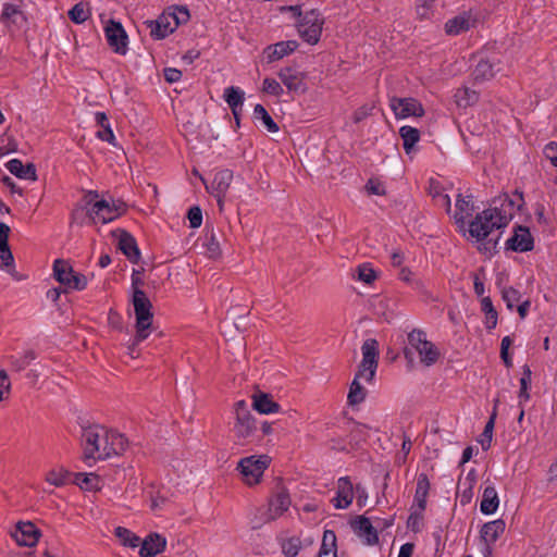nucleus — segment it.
I'll list each match as a JSON object with an SVG mask.
<instances>
[{"label":"nucleus","instance_id":"nucleus-55","mask_svg":"<svg viewBox=\"0 0 557 557\" xmlns=\"http://www.w3.org/2000/svg\"><path fill=\"white\" fill-rule=\"evenodd\" d=\"M0 259L2 260L3 267H12L14 263V257L9 247V244L0 245Z\"/></svg>","mask_w":557,"mask_h":557},{"label":"nucleus","instance_id":"nucleus-14","mask_svg":"<svg viewBox=\"0 0 557 557\" xmlns=\"http://www.w3.org/2000/svg\"><path fill=\"white\" fill-rule=\"evenodd\" d=\"M41 535V532L30 521H20L15 525V530L11 532V536L18 546L34 547Z\"/></svg>","mask_w":557,"mask_h":557},{"label":"nucleus","instance_id":"nucleus-47","mask_svg":"<svg viewBox=\"0 0 557 557\" xmlns=\"http://www.w3.org/2000/svg\"><path fill=\"white\" fill-rule=\"evenodd\" d=\"M67 471L63 468L52 469L46 475V481L54 486H62L66 482Z\"/></svg>","mask_w":557,"mask_h":557},{"label":"nucleus","instance_id":"nucleus-20","mask_svg":"<svg viewBox=\"0 0 557 557\" xmlns=\"http://www.w3.org/2000/svg\"><path fill=\"white\" fill-rule=\"evenodd\" d=\"M296 40L280 41L274 45H270L264 49V55L269 63L281 60L284 57L293 53L298 48Z\"/></svg>","mask_w":557,"mask_h":557},{"label":"nucleus","instance_id":"nucleus-50","mask_svg":"<svg viewBox=\"0 0 557 557\" xmlns=\"http://www.w3.org/2000/svg\"><path fill=\"white\" fill-rule=\"evenodd\" d=\"M262 90L273 96H281L283 94V88L281 84L274 78L269 77L263 79Z\"/></svg>","mask_w":557,"mask_h":557},{"label":"nucleus","instance_id":"nucleus-56","mask_svg":"<svg viewBox=\"0 0 557 557\" xmlns=\"http://www.w3.org/2000/svg\"><path fill=\"white\" fill-rule=\"evenodd\" d=\"M544 156L550 161V163L557 168V144L555 141L548 143L544 147Z\"/></svg>","mask_w":557,"mask_h":557},{"label":"nucleus","instance_id":"nucleus-31","mask_svg":"<svg viewBox=\"0 0 557 557\" xmlns=\"http://www.w3.org/2000/svg\"><path fill=\"white\" fill-rule=\"evenodd\" d=\"M496 63L487 60L482 59L479 61V63L475 65V69L473 71V78L475 82H485L492 79L496 72L499 71V69H496Z\"/></svg>","mask_w":557,"mask_h":557},{"label":"nucleus","instance_id":"nucleus-5","mask_svg":"<svg viewBox=\"0 0 557 557\" xmlns=\"http://www.w3.org/2000/svg\"><path fill=\"white\" fill-rule=\"evenodd\" d=\"M132 304L136 318V342L148 338L152 329V304L143 289H136L132 294Z\"/></svg>","mask_w":557,"mask_h":557},{"label":"nucleus","instance_id":"nucleus-18","mask_svg":"<svg viewBox=\"0 0 557 557\" xmlns=\"http://www.w3.org/2000/svg\"><path fill=\"white\" fill-rule=\"evenodd\" d=\"M354 499V487L347 476L339 478L337 481L336 496L333 498V505L337 509L347 508Z\"/></svg>","mask_w":557,"mask_h":557},{"label":"nucleus","instance_id":"nucleus-26","mask_svg":"<svg viewBox=\"0 0 557 557\" xmlns=\"http://www.w3.org/2000/svg\"><path fill=\"white\" fill-rule=\"evenodd\" d=\"M474 20L470 14H460L448 20L445 24V32L448 35L456 36L469 30L474 25Z\"/></svg>","mask_w":557,"mask_h":557},{"label":"nucleus","instance_id":"nucleus-16","mask_svg":"<svg viewBox=\"0 0 557 557\" xmlns=\"http://www.w3.org/2000/svg\"><path fill=\"white\" fill-rule=\"evenodd\" d=\"M277 76L289 91L306 92V74L293 67L286 66L278 71Z\"/></svg>","mask_w":557,"mask_h":557},{"label":"nucleus","instance_id":"nucleus-62","mask_svg":"<svg viewBox=\"0 0 557 557\" xmlns=\"http://www.w3.org/2000/svg\"><path fill=\"white\" fill-rule=\"evenodd\" d=\"M10 226L3 222H0V245L9 244Z\"/></svg>","mask_w":557,"mask_h":557},{"label":"nucleus","instance_id":"nucleus-13","mask_svg":"<svg viewBox=\"0 0 557 557\" xmlns=\"http://www.w3.org/2000/svg\"><path fill=\"white\" fill-rule=\"evenodd\" d=\"M389 107L396 119H406L409 116H423L424 109L422 104L414 98H397L393 97Z\"/></svg>","mask_w":557,"mask_h":557},{"label":"nucleus","instance_id":"nucleus-7","mask_svg":"<svg viewBox=\"0 0 557 557\" xmlns=\"http://www.w3.org/2000/svg\"><path fill=\"white\" fill-rule=\"evenodd\" d=\"M270 462L271 458L268 455H252L242 458L237 463V470L243 475L244 482L253 486L261 482Z\"/></svg>","mask_w":557,"mask_h":557},{"label":"nucleus","instance_id":"nucleus-17","mask_svg":"<svg viewBox=\"0 0 557 557\" xmlns=\"http://www.w3.org/2000/svg\"><path fill=\"white\" fill-rule=\"evenodd\" d=\"M507 248L513 251H529L533 249V238L528 227L518 226L515 234L507 240Z\"/></svg>","mask_w":557,"mask_h":557},{"label":"nucleus","instance_id":"nucleus-9","mask_svg":"<svg viewBox=\"0 0 557 557\" xmlns=\"http://www.w3.org/2000/svg\"><path fill=\"white\" fill-rule=\"evenodd\" d=\"M53 276L60 284L70 289L83 290L87 286V277L75 272L71 263L63 259L54 260Z\"/></svg>","mask_w":557,"mask_h":557},{"label":"nucleus","instance_id":"nucleus-34","mask_svg":"<svg viewBox=\"0 0 557 557\" xmlns=\"http://www.w3.org/2000/svg\"><path fill=\"white\" fill-rule=\"evenodd\" d=\"M75 482L81 488L86 491L101 490V480L96 473H77Z\"/></svg>","mask_w":557,"mask_h":557},{"label":"nucleus","instance_id":"nucleus-29","mask_svg":"<svg viewBox=\"0 0 557 557\" xmlns=\"http://www.w3.org/2000/svg\"><path fill=\"white\" fill-rule=\"evenodd\" d=\"M505 521L503 519H497L491 522H487L483 525L481 530V537L486 544L495 543L498 537L505 532Z\"/></svg>","mask_w":557,"mask_h":557},{"label":"nucleus","instance_id":"nucleus-60","mask_svg":"<svg viewBox=\"0 0 557 557\" xmlns=\"http://www.w3.org/2000/svg\"><path fill=\"white\" fill-rule=\"evenodd\" d=\"M372 108L371 107H361L357 111H355L352 115V120L355 123H359L370 115Z\"/></svg>","mask_w":557,"mask_h":557},{"label":"nucleus","instance_id":"nucleus-28","mask_svg":"<svg viewBox=\"0 0 557 557\" xmlns=\"http://www.w3.org/2000/svg\"><path fill=\"white\" fill-rule=\"evenodd\" d=\"M430 491V481L425 473H420L417 480V487L414 493V504L419 512L424 511L426 507V498Z\"/></svg>","mask_w":557,"mask_h":557},{"label":"nucleus","instance_id":"nucleus-54","mask_svg":"<svg viewBox=\"0 0 557 557\" xmlns=\"http://www.w3.org/2000/svg\"><path fill=\"white\" fill-rule=\"evenodd\" d=\"M187 218L189 220L190 227H199L202 223V213L199 207H193L189 209Z\"/></svg>","mask_w":557,"mask_h":557},{"label":"nucleus","instance_id":"nucleus-51","mask_svg":"<svg viewBox=\"0 0 557 557\" xmlns=\"http://www.w3.org/2000/svg\"><path fill=\"white\" fill-rule=\"evenodd\" d=\"M364 189L369 195L384 196L386 194L384 184L375 178H370Z\"/></svg>","mask_w":557,"mask_h":557},{"label":"nucleus","instance_id":"nucleus-12","mask_svg":"<svg viewBox=\"0 0 557 557\" xmlns=\"http://www.w3.org/2000/svg\"><path fill=\"white\" fill-rule=\"evenodd\" d=\"M147 28L153 39H163L177 28V21L170 10L164 11L157 20L146 21Z\"/></svg>","mask_w":557,"mask_h":557},{"label":"nucleus","instance_id":"nucleus-49","mask_svg":"<svg viewBox=\"0 0 557 557\" xmlns=\"http://www.w3.org/2000/svg\"><path fill=\"white\" fill-rule=\"evenodd\" d=\"M357 278L366 284H372L377 275L369 264H361L357 268Z\"/></svg>","mask_w":557,"mask_h":557},{"label":"nucleus","instance_id":"nucleus-8","mask_svg":"<svg viewBox=\"0 0 557 557\" xmlns=\"http://www.w3.org/2000/svg\"><path fill=\"white\" fill-rule=\"evenodd\" d=\"M324 18L313 9L304 14L297 24L300 37L309 45H315L320 40Z\"/></svg>","mask_w":557,"mask_h":557},{"label":"nucleus","instance_id":"nucleus-3","mask_svg":"<svg viewBox=\"0 0 557 557\" xmlns=\"http://www.w3.org/2000/svg\"><path fill=\"white\" fill-rule=\"evenodd\" d=\"M511 219L504 210L488 208L478 213L469 223L468 232L476 242L484 240L494 230L506 227Z\"/></svg>","mask_w":557,"mask_h":557},{"label":"nucleus","instance_id":"nucleus-33","mask_svg":"<svg viewBox=\"0 0 557 557\" xmlns=\"http://www.w3.org/2000/svg\"><path fill=\"white\" fill-rule=\"evenodd\" d=\"M399 135L403 139L404 150L409 154L414 145L420 140V132L416 127L406 125L400 127Z\"/></svg>","mask_w":557,"mask_h":557},{"label":"nucleus","instance_id":"nucleus-1","mask_svg":"<svg viewBox=\"0 0 557 557\" xmlns=\"http://www.w3.org/2000/svg\"><path fill=\"white\" fill-rule=\"evenodd\" d=\"M81 442L85 461L120 456L128 447V441L123 434L100 424L84 426Z\"/></svg>","mask_w":557,"mask_h":557},{"label":"nucleus","instance_id":"nucleus-53","mask_svg":"<svg viewBox=\"0 0 557 557\" xmlns=\"http://www.w3.org/2000/svg\"><path fill=\"white\" fill-rule=\"evenodd\" d=\"M398 277L406 283H412L417 289L423 287V283L420 280H413V273L408 268H401Z\"/></svg>","mask_w":557,"mask_h":557},{"label":"nucleus","instance_id":"nucleus-41","mask_svg":"<svg viewBox=\"0 0 557 557\" xmlns=\"http://www.w3.org/2000/svg\"><path fill=\"white\" fill-rule=\"evenodd\" d=\"M18 18L23 20V12L20 8L12 3H5L3 5L1 21L5 24H17Z\"/></svg>","mask_w":557,"mask_h":557},{"label":"nucleus","instance_id":"nucleus-59","mask_svg":"<svg viewBox=\"0 0 557 557\" xmlns=\"http://www.w3.org/2000/svg\"><path fill=\"white\" fill-rule=\"evenodd\" d=\"M182 77V72L180 70L168 67L164 70V78L169 83L178 82Z\"/></svg>","mask_w":557,"mask_h":557},{"label":"nucleus","instance_id":"nucleus-6","mask_svg":"<svg viewBox=\"0 0 557 557\" xmlns=\"http://www.w3.org/2000/svg\"><path fill=\"white\" fill-rule=\"evenodd\" d=\"M233 409L235 416L234 435L240 445H247L252 442L258 431L256 418L245 400L236 401Z\"/></svg>","mask_w":557,"mask_h":557},{"label":"nucleus","instance_id":"nucleus-58","mask_svg":"<svg viewBox=\"0 0 557 557\" xmlns=\"http://www.w3.org/2000/svg\"><path fill=\"white\" fill-rule=\"evenodd\" d=\"M10 381L7 372L0 371V401L4 398L5 394H9Z\"/></svg>","mask_w":557,"mask_h":557},{"label":"nucleus","instance_id":"nucleus-32","mask_svg":"<svg viewBox=\"0 0 557 557\" xmlns=\"http://www.w3.org/2000/svg\"><path fill=\"white\" fill-rule=\"evenodd\" d=\"M499 505V499L495 487L487 486L484 488L480 509L484 515L494 513Z\"/></svg>","mask_w":557,"mask_h":557},{"label":"nucleus","instance_id":"nucleus-61","mask_svg":"<svg viewBox=\"0 0 557 557\" xmlns=\"http://www.w3.org/2000/svg\"><path fill=\"white\" fill-rule=\"evenodd\" d=\"M433 1L423 0L422 4L417 5L416 12H417V15L420 18H428L429 17L430 4Z\"/></svg>","mask_w":557,"mask_h":557},{"label":"nucleus","instance_id":"nucleus-24","mask_svg":"<svg viewBox=\"0 0 557 557\" xmlns=\"http://www.w3.org/2000/svg\"><path fill=\"white\" fill-rule=\"evenodd\" d=\"M233 181V172L231 170H222L214 175L210 186L206 184V188L213 196H225Z\"/></svg>","mask_w":557,"mask_h":557},{"label":"nucleus","instance_id":"nucleus-23","mask_svg":"<svg viewBox=\"0 0 557 557\" xmlns=\"http://www.w3.org/2000/svg\"><path fill=\"white\" fill-rule=\"evenodd\" d=\"M351 527L355 533L361 537L366 544L373 545L377 543L379 536L370 520L366 517H358Z\"/></svg>","mask_w":557,"mask_h":557},{"label":"nucleus","instance_id":"nucleus-10","mask_svg":"<svg viewBox=\"0 0 557 557\" xmlns=\"http://www.w3.org/2000/svg\"><path fill=\"white\" fill-rule=\"evenodd\" d=\"M123 212L121 206L110 205L107 200H96L91 207L87 208L88 221L90 224H107Z\"/></svg>","mask_w":557,"mask_h":557},{"label":"nucleus","instance_id":"nucleus-43","mask_svg":"<svg viewBox=\"0 0 557 557\" xmlns=\"http://www.w3.org/2000/svg\"><path fill=\"white\" fill-rule=\"evenodd\" d=\"M336 554V535L332 530H325L323 533L322 544L318 555Z\"/></svg>","mask_w":557,"mask_h":557},{"label":"nucleus","instance_id":"nucleus-25","mask_svg":"<svg viewBox=\"0 0 557 557\" xmlns=\"http://www.w3.org/2000/svg\"><path fill=\"white\" fill-rule=\"evenodd\" d=\"M474 211V205L471 196H462L459 194L456 199V212L454 219L460 227H463L467 218L471 216Z\"/></svg>","mask_w":557,"mask_h":557},{"label":"nucleus","instance_id":"nucleus-39","mask_svg":"<svg viewBox=\"0 0 557 557\" xmlns=\"http://www.w3.org/2000/svg\"><path fill=\"white\" fill-rule=\"evenodd\" d=\"M114 534L124 546L134 548L140 544L139 536H137L131 530H128L126 528H123V527L115 528Z\"/></svg>","mask_w":557,"mask_h":557},{"label":"nucleus","instance_id":"nucleus-63","mask_svg":"<svg viewBox=\"0 0 557 557\" xmlns=\"http://www.w3.org/2000/svg\"><path fill=\"white\" fill-rule=\"evenodd\" d=\"M144 282L140 277V272L137 271V270H134L133 271V274H132V288H133V293L136 290V289H141L139 286L143 285Z\"/></svg>","mask_w":557,"mask_h":557},{"label":"nucleus","instance_id":"nucleus-38","mask_svg":"<svg viewBox=\"0 0 557 557\" xmlns=\"http://www.w3.org/2000/svg\"><path fill=\"white\" fill-rule=\"evenodd\" d=\"M253 117L257 121H261L264 127L268 129V132L276 133L278 131L277 124L273 121V119L262 104L255 106Z\"/></svg>","mask_w":557,"mask_h":557},{"label":"nucleus","instance_id":"nucleus-45","mask_svg":"<svg viewBox=\"0 0 557 557\" xmlns=\"http://www.w3.org/2000/svg\"><path fill=\"white\" fill-rule=\"evenodd\" d=\"M206 253L211 259H216L221 256L222 250L216 239L214 232H211L206 236Z\"/></svg>","mask_w":557,"mask_h":557},{"label":"nucleus","instance_id":"nucleus-57","mask_svg":"<svg viewBox=\"0 0 557 557\" xmlns=\"http://www.w3.org/2000/svg\"><path fill=\"white\" fill-rule=\"evenodd\" d=\"M169 10L174 15L175 21H177V26L182 23H186L189 18V12L185 7H175Z\"/></svg>","mask_w":557,"mask_h":557},{"label":"nucleus","instance_id":"nucleus-21","mask_svg":"<svg viewBox=\"0 0 557 557\" xmlns=\"http://www.w3.org/2000/svg\"><path fill=\"white\" fill-rule=\"evenodd\" d=\"M251 400L252 408L261 414L276 413L281 408L270 394L261 391H256L251 395Z\"/></svg>","mask_w":557,"mask_h":557},{"label":"nucleus","instance_id":"nucleus-22","mask_svg":"<svg viewBox=\"0 0 557 557\" xmlns=\"http://www.w3.org/2000/svg\"><path fill=\"white\" fill-rule=\"evenodd\" d=\"M166 546V540L159 533L149 534L143 542L139 550L140 557H156Z\"/></svg>","mask_w":557,"mask_h":557},{"label":"nucleus","instance_id":"nucleus-35","mask_svg":"<svg viewBox=\"0 0 557 557\" xmlns=\"http://www.w3.org/2000/svg\"><path fill=\"white\" fill-rule=\"evenodd\" d=\"M479 100V94L468 87L457 89L455 94V102L460 108L473 106Z\"/></svg>","mask_w":557,"mask_h":557},{"label":"nucleus","instance_id":"nucleus-11","mask_svg":"<svg viewBox=\"0 0 557 557\" xmlns=\"http://www.w3.org/2000/svg\"><path fill=\"white\" fill-rule=\"evenodd\" d=\"M104 36L110 48L117 54L125 55L128 50V36L120 22L109 20L104 26Z\"/></svg>","mask_w":557,"mask_h":557},{"label":"nucleus","instance_id":"nucleus-44","mask_svg":"<svg viewBox=\"0 0 557 557\" xmlns=\"http://www.w3.org/2000/svg\"><path fill=\"white\" fill-rule=\"evenodd\" d=\"M482 310L486 314V327L494 329L497 324V312L493 307L492 299L490 297H483L481 300Z\"/></svg>","mask_w":557,"mask_h":557},{"label":"nucleus","instance_id":"nucleus-64","mask_svg":"<svg viewBox=\"0 0 557 557\" xmlns=\"http://www.w3.org/2000/svg\"><path fill=\"white\" fill-rule=\"evenodd\" d=\"M413 544L412 543H406L404 545H401L400 549H399V554H398V557H411L412 553H413Z\"/></svg>","mask_w":557,"mask_h":557},{"label":"nucleus","instance_id":"nucleus-2","mask_svg":"<svg viewBox=\"0 0 557 557\" xmlns=\"http://www.w3.org/2000/svg\"><path fill=\"white\" fill-rule=\"evenodd\" d=\"M362 360L359 364V370L356 373L347 395V401L350 406H357L364 401L367 389L360 384V379H364L371 383L375 376L379 359V343L374 338H369L363 342Z\"/></svg>","mask_w":557,"mask_h":557},{"label":"nucleus","instance_id":"nucleus-19","mask_svg":"<svg viewBox=\"0 0 557 557\" xmlns=\"http://www.w3.org/2000/svg\"><path fill=\"white\" fill-rule=\"evenodd\" d=\"M113 234L119 236V248L127 259L133 263L138 262L140 252L135 238L124 230H117Z\"/></svg>","mask_w":557,"mask_h":557},{"label":"nucleus","instance_id":"nucleus-48","mask_svg":"<svg viewBox=\"0 0 557 557\" xmlns=\"http://www.w3.org/2000/svg\"><path fill=\"white\" fill-rule=\"evenodd\" d=\"M301 548V541L298 537H289L282 544L286 557H296Z\"/></svg>","mask_w":557,"mask_h":557},{"label":"nucleus","instance_id":"nucleus-37","mask_svg":"<svg viewBox=\"0 0 557 557\" xmlns=\"http://www.w3.org/2000/svg\"><path fill=\"white\" fill-rule=\"evenodd\" d=\"M90 16V8L87 2L81 1L76 3L70 11L69 17L75 24H82Z\"/></svg>","mask_w":557,"mask_h":557},{"label":"nucleus","instance_id":"nucleus-4","mask_svg":"<svg viewBox=\"0 0 557 557\" xmlns=\"http://www.w3.org/2000/svg\"><path fill=\"white\" fill-rule=\"evenodd\" d=\"M408 347L404 349L405 358L411 362L413 352H417L420 362L425 367L435 364L441 356L438 348L426 338V333L420 329H413L407 336Z\"/></svg>","mask_w":557,"mask_h":557},{"label":"nucleus","instance_id":"nucleus-46","mask_svg":"<svg viewBox=\"0 0 557 557\" xmlns=\"http://www.w3.org/2000/svg\"><path fill=\"white\" fill-rule=\"evenodd\" d=\"M35 359V354L32 350H27L18 357L12 358L11 364L16 372H21L26 369L30 362Z\"/></svg>","mask_w":557,"mask_h":557},{"label":"nucleus","instance_id":"nucleus-42","mask_svg":"<svg viewBox=\"0 0 557 557\" xmlns=\"http://www.w3.org/2000/svg\"><path fill=\"white\" fill-rule=\"evenodd\" d=\"M531 375L532 372L528 366L523 367V374L520 379V392L518 395L519 405L522 406L523 403H527L530 399L529 387L531 385Z\"/></svg>","mask_w":557,"mask_h":557},{"label":"nucleus","instance_id":"nucleus-15","mask_svg":"<svg viewBox=\"0 0 557 557\" xmlns=\"http://www.w3.org/2000/svg\"><path fill=\"white\" fill-rule=\"evenodd\" d=\"M290 506L289 495L281 491L270 498L268 509L263 512L262 522H270L281 517Z\"/></svg>","mask_w":557,"mask_h":557},{"label":"nucleus","instance_id":"nucleus-52","mask_svg":"<svg viewBox=\"0 0 557 557\" xmlns=\"http://www.w3.org/2000/svg\"><path fill=\"white\" fill-rule=\"evenodd\" d=\"M503 299L506 302L507 307L509 309H512L515 304L520 301L521 294L512 287L505 288L503 290Z\"/></svg>","mask_w":557,"mask_h":557},{"label":"nucleus","instance_id":"nucleus-40","mask_svg":"<svg viewBox=\"0 0 557 557\" xmlns=\"http://www.w3.org/2000/svg\"><path fill=\"white\" fill-rule=\"evenodd\" d=\"M498 403H499V399H496L495 404H494L493 412H492L488 421L486 422L484 431L482 433L483 438L480 442H481L482 448L484 450L488 449L490 445H491V441L493 437L494 423H495V419H496V414H497L496 409H497Z\"/></svg>","mask_w":557,"mask_h":557},{"label":"nucleus","instance_id":"nucleus-30","mask_svg":"<svg viewBox=\"0 0 557 557\" xmlns=\"http://www.w3.org/2000/svg\"><path fill=\"white\" fill-rule=\"evenodd\" d=\"M96 122L99 125L100 129L97 132V137L100 140L107 141L113 147H116V139L113 134V131L109 124L108 116L104 112H97L95 115Z\"/></svg>","mask_w":557,"mask_h":557},{"label":"nucleus","instance_id":"nucleus-36","mask_svg":"<svg viewBox=\"0 0 557 557\" xmlns=\"http://www.w3.org/2000/svg\"><path fill=\"white\" fill-rule=\"evenodd\" d=\"M224 100L232 111L242 110L244 103V91H242L238 87H227L224 90Z\"/></svg>","mask_w":557,"mask_h":557},{"label":"nucleus","instance_id":"nucleus-27","mask_svg":"<svg viewBox=\"0 0 557 557\" xmlns=\"http://www.w3.org/2000/svg\"><path fill=\"white\" fill-rule=\"evenodd\" d=\"M8 170L18 178L23 180H37L36 168L33 163L24 165L21 160L12 159L7 163Z\"/></svg>","mask_w":557,"mask_h":557}]
</instances>
